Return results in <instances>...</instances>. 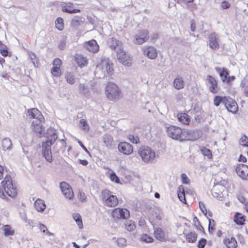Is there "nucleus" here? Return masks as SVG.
<instances>
[{"instance_id": "nucleus-1", "label": "nucleus", "mask_w": 248, "mask_h": 248, "mask_svg": "<svg viewBox=\"0 0 248 248\" xmlns=\"http://www.w3.org/2000/svg\"><path fill=\"white\" fill-rule=\"evenodd\" d=\"M166 133L170 138L180 141L192 140L194 137L192 131L172 125L167 127Z\"/></svg>"}, {"instance_id": "nucleus-2", "label": "nucleus", "mask_w": 248, "mask_h": 248, "mask_svg": "<svg viewBox=\"0 0 248 248\" xmlns=\"http://www.w3.org/2000/svg\"><path fill=\"white\" fill-rule=\"evenodd\" d=\"M2 187L0 186V198L6 199V195L11 198H15L18 193L16 186L13 183L12 178L10 175H6L4 179L1 181Z\"/></svg>"}, {"instance_id": "nucleus-3", "label": "nucleus", "mask_w": 248, "mask_h": 248, "mask_svg": "<svg viewBox=\"0 0 248 248\" xmlns=\"http://www.w3.org/2000/svg\"><path fill=\"white\" fill-rule=\"evenodd\" d=\"M101 198L103 204L108 207H115L119 203L117 197L108 189L101 191Z\"/></svg>"}, {"instance_id": "nucleus-4", "label": "nucleus", "mask_w": 248, "mask_h": 248, "mask_svg": "<svg viewBox=\"0 0 248 248\" xmlns=\"http://www.w3.org/2000/svg\"><path fill=\"white\" fill-rule=\"evenodd\" d=\"M57 139V135L53 134L47 137V139L45 142H42L43 155L48 162L52 161L51 146L55 142Z\"/></svg>"}, {"instance_id": "nucleus-5", "label": "nucleus", "mask_w": 248, "mask_h": 248, "mask_svg": "<svg viewBox=\"0 0 248 248\" xmlns=\"http://www.w3.org/2000/svg\"><path fill=\"white\" fill-rule=\"evenodd\" d=\"M105 94L110 100H114L122 97L120 88L117 84L111 82H108L106 86Z\"/></svg>"}, {"instance_id": "nucleus-6", "label": "nucleus", "mask_w": 248, "mask_h": 248, "mask_svg": "<svg viewBox=\"0 0 248 248\" xmlns=\"http://www.w3.org/2000/svg\"><path fill=\"white\" fill-rule=\"evenodd\" d=\"M138 154L145 162L153 161L155 157V153L150 147L148 146H141L138 150Z\"/></svg>"}, {"instance_id": "nucleus-7", "label": "nucleus", "mask_w": 248, "mask_h": 248, "mask_svg": "<svg viewBox=\"0 0 248 248\" xmlns=\"http://www.w3.org/2000/svg\"><path fill=\"white\" fill-rule=\"evenodd\" d=\"M117 58L123 65L130 66L132 64V58L123 48H119L117 52Z\"/></svg>"}, {"instance_id": "nucleus-8", "label": "nucleus", "mask_w": 248, "mask_h": 248, "mask_svg": "<svg viewBox=\"0 0 248 248\" xmlns=\"http://www.w3.org/2000/svg\"><path fill=\"white\" fill-rule=\"evenodd\" d=\"M111 216L115 220L126 219L129 217L130 213L126 209L116 208L112 210Z\"/></svg>"}, {"instance_id": "nucleus-9", "label": "nucleus", "mask_w": 248, "mask_h": 248, "mask_svg": "<svg viewBox=\"0 0 248 248\" xmlns=\"http://www.w3.org/2000/svg\"><path fill=\"white\" fill-rule=\"evenodd\" d=\"M149 38V32L147 30H140L134 36L136 43L138 45H141L147 42Z\"/></svg>"}, {"instance_id": "nucleus-10", "label": "nucleus", "mask_w": 248, "mask_h": 248, "mask_svg": "<svg viewBox=\"0 0 248 248\" xmlns=\"http://www.w3.org/2000/svg\"><path fill=\"white\" fill-rule=\"evenodd\" d=\"M60 187L62 193L68 200H72L74 194L71 186L66 182H62L60 184Z\"/></svg>"}, {"instance_id": "nucleus-11", "label": "nucleus", "mask_w": 248, "mask_h": 248, "mask_svg": "<svg viewBox=\"0 0 248 248\" xmlns=\"http://www.w3.org/2000/svg\"><path fill=\"white\" fill-rule=\"evenodd\" d=\"M52 65L53 66L51 70V74L54 77H60L62 74V72L61 69V67L62 65V60L58 58L54 59L52 62Z\"/></svg>"}, {"instance_id": "nucleus-12", "label": "nucleus", "mask_w": 248, "mask_h": 248, "mask_svg": "<svg viewBox=\"0 0 248 248\" xmlns=\"http://www.w3.org/2000/svg\"><path fill=\"white\" fill-rule=\"evenodd\" d=\"M154 235L157 240L161 242L170 241V238L169 237L167 233L161 228L158 227L155 229Z\"/></svg>"}, {"instance_id": "nucleus-13", "label": "nucleus", "mask_w": 248, "mask_h": 248, "mask_svg": "<svg viewBox=\"0 0 248 248\" xmlns=\"http://www.w3.org/2000/svg\"><path fill=\"white\" fill-rule=\"evenodd\" d=\"M60 6L62 11L64 13L75 14L80 12V10L74 8V4L70 2H62Z\"/></svg>"}, {"instance_id": "nucleus-14", "label": "nucleus", "mask_w": 248, "mask_h": 248, "mask_svg": "<svg viewBox=\"0 0 248 248\" xmlns=\"http://www.w3.org/2000/svg\"><path fill=\"white\" fill-rule=\"evenodd\" d=\"M118 149L120 152L125 155H130L133 152V146L125 141L120 142L118 144Z\"/></svg>"}, {"instance_id": "nucleus-15", "label": "nucleus", "mask_w": 248, "mask_h": 248, "mask_svg": "<svg viewBox=\"0 0 248 248\" xmlns=\"http://www.w3.org/2000/svg\"><path fill=\"white\" fill-rule=\"evenodd\" d=\"M83 46L87 50L93 53H96L99 50V46L94 39L85 42Z\"/></svg>"}, {"instance_id": "nucleus-16", "label": "nucleus", "mask_w": 248, "mask_h": 248, "mask_svg": "<svg viewBox=\"0 0 248 248\" xmlns=\"http://www.w3.org/2000/svg\"><path fill=\"white\" fill-rule=\"evenodd\" d=\"M224 106L229 112L235 113L238 111V107L236 102L229 96L226 99Z\"/></svg>"}, {"instance_id": "nucleus-17", "label": "nucleus", "mask_w": 248, "mask_h": 248, "mask_svg": "<svg viewBox=\"0 0 248 248\" xmlns=\"http://www.w3.org/2000/svg\"><path fill=\"white\" fill-rule=\"evenodd\" d=\"M208 40L209 45L211 49L216 50L219 48V38L217 33H211L208 36Z\"/></svg>"}, {"instance_id": "nucleus-18", "label": "nucleus", "mask_w": 248, "mask_h": 248, "mask_svg": "<svg viewBox=\"0 0 248 248\" xmlns=\"http://www.w3.org/2000/svg\"><path fill=\"white\" fill-rule=\"evenodd\" d=\"M144 55L151 59H155L157 56V51L153 46H146L142 48Z\"/></svg>"}, {"instance_id": "nucleus-19", "label": "nucleus", "mask_w": 248, "mask_h": 248, "mask_svg": "<svg viewBox=\"0 0 248 248\" xmlns=\"http://www.w3.org/2000/svg\"><path fill=\"white\" fill-rule=\"evenodd\" d=\"M235 170L237 174L242 178L246 179L248 176V166L243 164H238Z\"/></svg>"}, {"instance_id": "nucleus-20", "label": "nucleus", "mask_w": 248, "mask_h": 248, "mask_svg": "<svg viewBox=\"0 0 248 248\" xmlns=\"http://www.w3.org/2000/svg\"><path fill=\"white\" fill-rule=\"evenodd\" d=\"M206 79L209 84V91L213 93H217L219 90L217 80L210 75L207 76Z\"/></svg>"}, {"instance_id": "nucleus-21", "label": "nucleus", "mask_w": 248, "mask_h": 248, "mask_svg": "<svg viewBox=\"0 0 248 248\" xmlns=\"http://www.w3.org/2000/svg\"><path fill=\"white\" fill-rule=\"evenodd\" d=\"M223 243L227 248H237L238 247L237 241L233 236L225 237L223 240Z\"/></svg>"}, {"instance_id": "nucleus-22", "label": "nucleus", "mask_w": 248, "mask_h": 248, "mask_svg": "<svg viewBox=\"0 0 248 248\" xmlns=\"http://www.w3.org/2000/svg\"><path fill=\"white\" fill-rule=\"evenodd\" d=\"M27 112L29 114V115L31 116V118L37 119L38 121H40V122H43L44 121V118L43 116L37 108H33L28 109Z\"/></svg>"}, {"instance_id": "nucleus-23", "label": "nucleus", "mask_w": 248, "mask_h": 248, "mask_svg": "<svg viewBox=\"0 0 248 248\" xmlns=\"http://www.w3.org/2000/svg\"><path fill=\"white\" fill-rule=\"evenodd\" d=\"M246 217L239 212H236L233 216V222L237 225L244 226L246 224Z\"/></svg>"}, {"instance_id": "nucleus-24", "label": "nucleus", "mask_w": 248, "mask_h": 248, "mask_svg": "<svg viewBox=\"0 0 248 248\" xmlns=\"http://www.w3.org/2000/svg\"><path fill=\"white\" fill-rule=\"evenodd\" d=\"M74 58L75 62L80 68L87 66L88 63V60L87 57L82 54H77L75 56Z\"/></svg>"}, {"instance_id": "nucleus-25", "label": "nucleus", "mask_w": 248, "mask_h": 248, "mask_svg": "<svg viewBox=\"0 0 248 248\" xmlns=\"http://www.w3.org/2000/svg\"><path fill=\"white\" fill-rule=\"evenodd\" d=\"M42 123L43 122H40V121H39V122H36L35 121L32 122L31 127L32 130L35 133L41 135L44 132L45 127L42 125Z\"/></svg>"}, {"instance_id": "nucleus-26", "label": "nucleus", "mask_w": 248, "mask_h": 248, "mask_svg": "<svg viewBox=\"0 0 248 248\" xmlns=\"http://www.w3.org/2000/svg\"><path fill=\"white\" fill-rule=\"evenodd\" d=\"M177 117L179 121L184 124L188 125L190 122V118L186 113H178Z\"/></svg>"}, {"instance_id": "nucleus-27", "label": "nucleus", "mask_w": 248, "mask_h": 248, "mask_svg": "<svg viewBox=\"0 0 248 248\" xmlns=\"http://www.w3.org/2000/svg\"><path fill=\"white\" fill-rule=\"evenodd\" d=\"M34 206L35 209L40 212H43L46 207L44 201L40 199H38L35 201Z\"/></svg>"}, {"instance_id": "nucleus-28", "label": "nucleus", "mask_w": 248, "mask_h": 248, "mask_svg": "<svg viewBox=\"0 0 248 248\" xmlns=\"http://www.w3.org/2000/svg\"><path fill=\"white\" fill-rule=\"evenodd\" d=\"M215 69L216 71L219 73L222 81L224 82H225V80H226L229 75L228 70L225 68H220L219 67H216Z\"/></svg>"}, {"instance_id": "nucleus-29", "label": "nucleus", "mask_w": 248, "mask_h": 248, "mask_svg": "<svg viewBox=\"0 0 248 248\" xmlns=\"http://www.w3.org/2000/svg\"><path fill=\"white\" fill-rule=\"evenodd\" d=\"M197 234L193 232H191L185 234V239L187 243H194L197 239Z\"/></svg>"}, {"instance_id": "nucleus-30", "label": "nucleus", "mask_w": 248, "mask_h": 248, "mask_svg": "<svg viewBox=\"0 0 248 248\" xmlns=\"http://www.w3.org/2000/svg\"><path fill=\"white\" fill-rule=\"evenodd\" d=\"M177 195L179 199L181 202L185 204H186V201L185 197V191L183 186H180L178 187L177 190Z\"/></svg>"}, {"instance_id": "nucleus-31", "label": "nucleus", "mask_w": 248, "mask_h": 248, "mask_svg": "<svg viewBox=\"0 0 248 248\" xmlns=\"http://www.w3.org/2000/svg\"><path fill=\"white\" fill-rule=\"evenodd\" d=\"M173 86L177 90L183 89L185 86V82L183 78L180 77L175 78L173 81Z\"/></svg>"}, {"instance_id": "nucleus-32", "label": "nucleus", "mask_w": 248, "mask_h": 248, "mask_svg": "<svg viewBox=\"0 0 248 248\" xmlns=\"http://www.w3.org/2000/svg\"><path fill=\"white\" fill-rule=\"evenodd\" d=\"M101 64L108 74H111L112 73L113 69L111 62L109 61H104L101 62Z\"/></svg>"}, {"instance_id": "nucleus-33", "label": "nucleus", "mask_w": 248, "mask_h": 248, "mask_svg": "<svg viewBox=\"0 0 248 248\" xmlns=\"http://www.w3.org/2000/svg\"><path fill=\"white\" fill-rule=\"evenodd\" d=\"M228 96H220L218 95H216L215 96L213 100L214 104L215 106L218 107L219 106L221 103H222L224 105L225 102L227 99Z\"/></svg>"}, {"instance_id": "nucleus-34", "label": "nucleus", "mask_w": 248, "mask_h": 248, "mask_svg": "<svg viewBox=\"0 0 248 248\" xmlns=\"http://www.w3.org/2000/svg\"><path fill=\"white\" fill-rule=\"evenodd\" d=\"M2 230L4 232V234L5 236L13 235L15 233V231L12 229V227L9 225H5L2 227Z\"/></svg>"}, {"instance_id": "nucleus-35", "label": "nucleus", "mask_w": 248, "mask_h": 248, "mask_svg": "<svg viewBox=\"0 0 248 248\" xmlns=\"http://www.w3.org/2000/svg\"><path fill=\"white\" fill-rule=\"evenodd\" d=\"M73 218L76 222L79 228L80 229H82L83 225L81 216L78 213H74L73 215Z\"/></svg>"}, {"instance_id": "nucleus-36", "label": "nucleus", "mask_w": 248, "mask_h": 248, "mask_svg": "<svg viewBox=\"0 0 248 248\" xmlns=\"http://www.w3.org/2000/svg\"><path fill=\"white\" fill-rule=\"evenodd\" d=\"M125 229L129 232L134 231L136 229L135 222L132 220H127L124 223Z\"/></svg>"}, {"instance_id": "nucleus-37", "label": "nucleus", "mask_w": 248, "mask_h": 248, "mask_svg": "<svg viewBox=\"0 0 248 248\" xmlns=\"http://www.w3.org/2000/svg\"><path fill=\"white\" fill-rule=\"evenodd\" d=\"M193 224L197 230L204 232V228L201 224L199 220L197 217H193Z\"/></svg>"}, {"instance_id": "nucleus-38", "label": "nucleus", "mask_w": 248, "mask_h": 248, "mask_svg": "<svg viewBox=\"0 0 248 248\" xmlns=\"http://www.w3.org/2000/svg\"><path fill=\"white\" fill-rule=\"evenodd\" d=\"M55 27L59 31H62L64 29L63 19L61 17H58L55 21Z\"/></svg>"}, {"instance_id": "nucleus-39", "label": "nucleus", "mask_w": 248, "mask_h": 248, "mask_svg": "<svg viewBox=\"0 0 248 248\" xmlns=\"http://www.w3.org/2000/svg\"><path fill=\"white\" fill-rule=\"evenodd\" d=\"M201 151L202 154L206 156L208 159H211L212 158V154L210 150L206 148L205 147H202L201 148Z\"/></svg>"}, {"instance_id": "nucleus-40", "label": "nucleus", "mask_w": 248, "mask_h": 248, "mask_svg": "<svg viewBox=\"0 0 248 248\" xmlns=\"http://www.w3.org/2000/svg\"><path fill=\"white\" fill-rule=\"evenodd\" d=\"M65 79L66 81L70 84H74L76 81L74 75L71 73H68L65 75Z\"/></svg>"}, {"instance_id": "nucleus-41", "label": "nucleus", "mask_w": 248, "mask_h": 248, "mask_svg": "<svg viewBox=\"0 0 248 248\" xmlns=\"http://www.w3.org/2000/svg\"><path fill=\"white\" fill-rule=\"evenodd\" d=\"M140 240L146 243H152L154 241V239L148 234H143L141 235Z\"/></svg>"}, {"instance_id": "nucleus-42", "label": "nucleus", "mask_w": 248, "mask_h": 248, "mask_svg": "<svg viewBox=\"0 0 248 248\" xmlns=\"http://www.w3.org/2000/svg\"><path fill=\"white\" fill-rule=\"evenodd\" d=\"M103 140L107 146H111L113 141L112 137L110 135H105L103 138Z\"/></svg>"}, {"instance_id": "nucleus-43", "label": "nucleus", "mask_w": 248, "mask_h": 248, "mask_svg": "<svg viewBox=\"0 0 248 248\" xmlns=\"http://www.w3.org/2000/svg\"><path fill=\"white\" fill-rule=\"evenodd\" d=\"M122 46L121 42H120V41H119L116 39H114V38L111 39L110 46L113 49L115 50L117 46Z\"/></svg>"}, {"instance_id": "nucleus-44", "label": "nucleus", "mask_w": 248, "mask_h": 248, "mask_svg": "<svg viewBox=\"0 0 248 248\" xmlns=\"http://www.w3.org/2000/svg\"><path fill=\"white\" fill-rule=\"evenodd\" d=\"M128 140L132 143L138 144L140 143V139L138 136H135L134 135H129L127 137Z\"/></svg>"}, {"instance_id": "nucleus-45", "label": "nucleus", "mask_w": 248, "mask_h": 248, "mask_svg": "<svg viewBox=\"0 0 248 248\" xmlns=\"http://www.w3.org/2000/svg\"><path fill=\"white\" fill-rule=\"evenodd\" d=\"M79 124L82 130L86 131H88L89 130V126L85 119L80 120Z\"/></svg>"}, {"instance_id": "nucleus-46", "label": "nucleus", "mask_w": 248, "mask_h": 248, "mask_svg": "<svg viewBox=\"0 0 248 248\" xmlns=\"http://www.w3.org/2000/svg\"><path fill=\"white\" fill-rule=\"evenodd\" d=\"M109 179L112 181L116 184L120 183V180L119 178L114 172H112L109 175Z\"/></svg>"}, {"instance_id": "nucleus-47", "label": "nucleus", "mask_w": 248, "mask_h": 248, "mask_svg": "<svg viewBox=\"0 0 248 248\" xmlns=\"http://www.w3.org/2000/svg\"><path fill=\"white\" fill-rule=\"evenodd\" d=\"M215 230V221L212 219H209L208 230L209 232L213 233Z\"/></svg>"}, {"instance_id": "nucleus-48", "label": "nucleus", "mask_w": 248, "mask_h": 248, "mask_svg": "<svg viewBox=\"0 0 248 248\" xmlns=\"http://www.w3.org/2000/svg\"><path fill=\"white\" fill-rule=\"evenodd\" d=\"M78 198L81 202H84L86 201V196L81 190H78L77 194Z\"/></svg>"}, {"instance_id": "nucleus-49", "label": "nucleus", "mask_w": 248, "mask_h": 248, "mask_svg": "<svg viewBox=\"0 0 248 248\" xmlns=\"http://www.w3.org/2000/svg\"><path fill=\"white\" fill-rule=\"evenodd\" d=\"M2 145L4 150L8 149L11 145V143L9 139H4L2 141Z\"/></svg>"}, {"instance_id": "nucleus-50", "label": "nucleus", "mask_w": 248, "mask_h": 248, "mask_svg": "<svg viewBox=\"0 0 248 248\" xmlns=\"http://www.w3.org/2000/svg\"><path fill=\"white\" fill-rule=\"evenodd\" d=\"M240 143L243 146L248 147V138L245 135L242 136L240 140Z\"/></svg>"}, {"instance_id": "nucleus-51", "label": "nucleus", "mask_w": 248, "mask_h": 248, "mask_svg": "<svg viewBox=\"0 0 248 248\" xmlns=\"http://www.w3.org/2000/svg\"><path fill=\"white\" fill-rule=\"evenodd\" d=\"M78 90L80 93L86 94L87 92V88L84 84H79L78 85Z\"/></svg>"}, {"instance_id": "nucleus-52", "label": "nucleus", "mask_w": 248, "mask_h": 248, "mask_svg": "<svg viewBox=\"0 0 248 248\" xmlns=\"http://www.w3.org/2000/svg\"><path fill=\"white\" fill-rule=\"evenodd\" d=\"M0 53L3 57H7L8 55L9 51L8 47L6 45L0 48Z\"/></svg>"}, {"instance_id": "nucleus-53", "label": "nucleus", "mask_w": 248, "mask_h": 248, "mask_svg": "<svg viewBox=\"0 0 248 248\" xmlns=\"http://www.w3.org/2000/svg\"><path fill=\"white\" fill-rule=\"evenodd\" d=\"M207 243V240L205 238L201 239L197 244L198 248H204Z\"/></svg>"}, {"instance_id": "nucleus-54", "label": "nucleus", "mask_w": 248, "mask_h": 248, "mask_svg": "<svg viewBox=\"0 0 248 248\" xmlns=\"http://www.w3.org/2000/svg\"><path fill=\"white\" fill-rule=\"evenodd\" d=\"M199 204L202 212L203 213L204 215H206L207 214V210L206 208L204 203L203 202L200 201L199 202Z\"/></svg>"}, {"instance_id": "nucleus-55", "label": "nucleus", "mask_w": 248, "mask_h": 248, "mask_svg": "<svg viewBox=\"0 0 248 248\" xmlns=\"http://www.w3.org/2000/svg\"><path fill=\"white\" fill-rule=\"evenodd\" d=\"M181 178L183 184H188L189 183L190 181L186 174L183 173L181 175Z\"/></svg>"}, {"instance_id": "nucleus-56", "label": "nucleus", "mask_w": 248, "mask_h": 248, "mask_svg": "<svg viewBox=\"0 0 248 248\" xmlns=\"http://www.w3.org/2000/svg\"><path fill=\"white\" fill-rule=\"evenodd\" d=\"M159 38V33L158 32L153 33L150 36L151 41L155 42Z\"/></svg>"}, {"instance_id": "nucleus-57", "label": "nucleus", "mask_w": 248, "mask_h": 248, "mask_svg": "<svg viewBox=\"0 0 248 248\" xmlns=\"http://www.w3.org/2000/svg\"><path fill=\"white\" fill-rule=\"evenodd\" d=\"M231 4L226 1H223L221 2V7L223 9H227L230 8Z\"/></svg>"}, {"instance_id": "nucleus-58", "label": "nucleus", "mask_w": 248, "mask_h": 248, "mask_svg": "<svg viewBox=\"0 0 248 248\" xmlns=\"http://www.w3.org/2000/svg\"><path fill=\"white\" fill-rule=\"evenodd\" d=\"M6 171V168L0 164V180H1L3 178L4 172Z\"/></svg>"}, {"instance_id": "nucleus-59", "label": "nucleus", "mask_w": 248, "mask_h": 248, "mask_svg": "<svg viewBox=\"0 0 248 248\" xmlns=\"http://www.w3.org/2000/svg\"><path fill=\"white\" fill-rule=\"evenodd\" d=\"M80 24L79 21L78 19H73L71 21V25L74 27H77Z\"/></svg>"}, {"instance_id": "nucleus-60", "label": "nucleus", "mask_w": 248, "mask_h": 248, "mask_svg": "<svg viewBox=\"0 0 248 248\" xmlns=\"http://www.w3.org/2000/svg\"><path fill=\"white\" fill-rule=\"evenodd\" d=\"M65 46H66V42L64 40L61 41L58 45V47L61 50L64 49L65 48Z\"/></svg>"}, {"instance_id": "nucleus-61", "label": "nucleus", "mask_w": 248, "mask_h": 248, "mask_svg": "<svg viewBox=\"0 0 248 248\" xmlns=\"http://www.w3.org/2000/svg\"><path fill=\"white\" fill-rule=\"evenodd\" d=\"M237 199L239 200V201L242 203H244L246 201L245 198L241 194H239L237 196Z\"/></svg>"}, {"instance_id": "nucleus-62", "label": "nucleus", "mask_w": 248, "mask_h": 248, "mask_svg": "<svg viewBox=\"0 0 248 248\" xmlns=\"http://www.w3.org/2000/svg\"><path fill=\"white\" fill-rule=\"evenodd\" d=\"M227 79H226V80H225V82L227 83H229L230 82H231V81H233L235 79V77L234 76H229L228 77V78H227Z\"/></svg>"}, {"instance_id": "nucleus-63", "label": "nucleus", "mask_w": 248, "mask_h": 248, "mask_svg": "<svg viewBox=\"0 0 248 248\" xmlns=\"http://www.w3.org/2000/svg\"><path fill=\"white\" fill-rule=\"evenodd\" d=\"M187 8L191 11H194L196 9V6L195 4H192L188 5Z\"/></svg>"}, {"instance_id": "nucleus-64", "label": "nucleus", "mask_w": 248, "mask_h": 248, "mask_svg": "<svg viewBox=\"0 0 248 248\" xmlns=\"http://www.w3.org/2000/svg\"><path fill=\"white\" fill-rule=\"evenodd\" d=\"M238 160L239 161L246 162L247 161V158L245 156L241 155L239 157Z\"/></svg>"}]
</instances>
